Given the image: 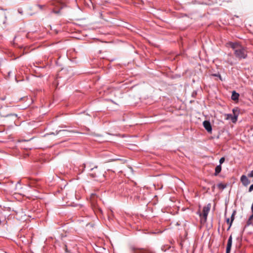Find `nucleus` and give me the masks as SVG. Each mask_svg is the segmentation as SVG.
Segmentation results:
<instances>
[{"mask_svg": "<svg viewBox=\"0 0 253 253\" xmlns=\"http://www.w3.org/2000/svg\"><path fill=\"white\" fill-rule=\"evenodd\" d=\"M226 222L228 224H229L230 225V219L229 218H227Z\"/></svg>", "mask_w": 253, "mask_h": 253, "instance_id": "nucleus-21", "label": "nucleus"}, {"mask_svg": "<svg viewBox=\"0 0 253 253\" xmlns=\"http://www.w3.org/2000/svg\"><path fill=\"white\" fill-rule=\"evenodd\" d=\"M225 161V158L224 157H222L219 160V165H221L222 163H224V162Z\"/></svg>", "mask_w": 253, "mask_h": 253, "instance_id": "nucleus-16", "label": "nucleus"}, {"mask_svg": "<svg viewBox=\"0 0 253 253\" xmlns=\"http://www.w3.org/2000/svg\"><path fill=\"white\" fill-rule=\"evenodd\" d=\"M32 253H34V252H32Z\"/></svg>", "mask_w": 253, "mask_h": 253, "instance_id": "nucleus-29", "label": "nucleus"}, {"mask_svg": "<svg viewBox=\"0 0 253 253\" xmlns=\"http://www.w3.org/2000/svg\"><path fill=\"white\" fill-rule=\"evenodd\" d=\"M213 76H216V77H218L220 78V79L221 80V76L219 74H213Z\"/></svg>", "mask_w": 253, "mask_h": 253, "instance_id": "nucleus-20", "label": "nucleus"}, {"mask_svg": "<svg viewBox=\"0 0 253 253\" xmlns=\"http://www.w3.org/2000/svg\"><path fill=\"white\" fill-rule=\"evenodd\" d=\"M23 141H24V142H27V141H27V140H23Z\"/></svg>", "mask_w": 253, "mask_h": 253, "instance_id": "nucleus-28", "label": "nucleus"}, {"mask_svg": "<svg viewBox=\"0 0 253 253\" xmlns=\"http://www.w3.org/2000/svg\"><path fill=\"white\" fill-rule=\"evenodd\" d=\"M217 187H218V188L221 189H223L225 188V186L224 184H223L222 183L218 184Z\"/></svg>", "mask_w": 253, "mask_h": 253, "instance_id": "nucleus-15", "label": "nucleus"}, {"mask_svg": "<svg viewBox=\"0 0 253 253\" xmlns=\"http://www.w3.org/2000/svg\"><path fill=\"white\" fill-rule=\"evenodd\" d=\"M24 148L26 149H31L32 148H30V147H25Z\"/></svg>", "mask_w": 253, "mask_h": 253, "instance_id": "nucleus-24", "label": "nucleus"}, {"mask_svg": "<svg viewBox=\"0 0 253 253\" xmlns=\"http://www.w3.org/2000/svg\"><path fill=\"white\" fill-rule=\"evenodd\" d=\"M239 96V94L238 93L236 92L235 91H233L232 92L231 98L233 100H234V101L237 100L238 99Z\"/></svg>", "mask_w": 253, "mask_h": 253, "instance_id": "nucleus-11", "label": "nucleus"}, {"mask_svg": "<svg viewBox=\"0 0 253 253\" xmlns=\"http://www.w3.org/2000/svg\"><path fill=\"white\" fill-rule=\"evenodd\" d=\"M229 44L233 49L235 56L239 59H245L247 56V52L246 49L237 42H229Z\"/></svg>", "mask_w": 253, "mask_h": 253, "instance_id": "nucleus-1", "label": "nucleus"}, {"mask_svg": "<svg viewBox=\"0 0 253 253\" xmlns=\"http://www.w3.org/2000/svg\"><path fill=\"white\" fill-rule=\"evenodd\" d=\"M236 211H234L231 215L230 222V226H229V227L227 229L228 230H229V229L230 228V227L232 225V222H233V220H234V216H235V215L236 214Z\"/></svg>", "mask_w": 253, "mask_h": 253, "instance_id": "nucleus-13", "label": "nucleus"}, {"mask_svg": "<svg viewBox=\"0 0 253 253\" xmlns=\"http://www.w3.org/2000/svg\"><path fill=\"white\" fill-rule=\"evenodd\" d=\"M56 7H60V9L64 7L66 4L63 0H55L53 3Z\"/></svg>", "mask_w": 253, "mask_h": 253, "instance_id": "nucleus-4", "label": "nucleus"}, {"mask_svg": "<svg viewBox=\"0 0 253 253\" xmlns=\"http://www.w3.org/2000/svg\"><path fill=\"white\" fill-rule=\"evenodd\" d=\"M232 111H233V113L234 114V115L233 116L232 114H227V119H231L233 123H235L237 121L238 115H235V110L234 109H233Z\"/></svg>", "mask_w": 253, "mask_h": 253, "instance_id": "nucleus-8", "label": "nucleus"}, {"mask_svg": "<svg viewBox=\"0 0 253 253\" xmlns=\"http://www.w3.org/2000/svg\"><path fill=\"white\" fill-rule=\"evenodd\" d=\"M132 251L133 253H154L152 251L150 250H146L144 249H135L134 248H132Z\"/></svg>", "mask_w": 253, "mask_h": 253, "instance_id": "nucleus-5", "label": "nucleus"}, {"mask_svg": "<svg viewBox=\"0 0 253 253\" xmlns=\"http://www.w3.org/2000/svg\"><path fill=\"white\" fill-rule=\"evenodd\" d=\"M221 170V166L219 165L217 166L215 169L214 175L217 176Z\"/></svg>", "mask_w": 253, "mask_h": 253, "instance_id": "nucleus-12", "label": "nucleus"}, {"mask_svg": "<svg viewBox=\"0 0 253 253\" xmlns=\"http://www.w3.org/2000/svg\"><path fill=\"white\" fill-rule=\"evenodd\" d=\"M248 176L250 177H253V170L249 174Z\"/></svg>", "mask_w": 253, "mask_h": 253, "instance_id": "nucleus-19", "label": "nucleus"}, {"mask_svg": "<svg viewBox=\"0 0 253 253\" xmlns=\"http://www.w3.org/2000/svg\"><path fill=\"white\" fill-rule=\"evenodd\" d=\"M18 11H19V12L20 13H22V12H21V11H20L19 10H18Z\"/></svg>", "mask_w": 253, "mask_h": 253, "instance_id": "nucleus-27", "label": "nucleus"}, {"mask_svg": "<svg viewBox=\"0 0 253 253\" xmlns=\"http://www.w3.org/2000/svg\"><path fill=\"white\" fill-rule=\"evenodd\" d=\"M90 203L94 212H96L98 211L102 212L101 209L98 206L97 197L95 194H92L91 195Z\"/></svg>", "mask_w": 253, "mask_h": 253, "instance_id": "nucleus-2", "label": "nucleus"}, {"mask_svg": "<svg viewBox=\"0 0 253 253\" xmlns=\"http://www.w3.org/2000/svg\"><path fill=\"white\" fill-rule=\"evenodd\" d=\"M203 126L207 130L208 132H211L212 130V127L211 125V123L208 121H205L203 122Z\"/></svg>", "mask_w": 253, "mask_h": 253, "instance_id": "nucleus-7", "label": "nucleus"}, {"mask_svg": "<svg viewBox=\"0 0 253 253\" xmlns=\"http://www.w3.org/2000/svg\"><path fill=\"white\" fill-rule=\"evenodd\" d=\"M97 167H95L93 168H91L90 169V172H89V175L93 178L97 177L98 176V172H96L94 171L95 169H97Z\"/></svg>", "mask_w": 253, "mask_h": 253, "instance_id": "nucleus-10", "label": "nucleus"}, {"mask_svg": "<svg viewBox=\"0 0 253 253\" xmlns=\"http://www.w3.org/2000/svg\"><path fill=\"white\" fill-rule=\"evenodd\" d=\"M211 205L209 204L207 207H204L203 210V217L205 221H206L207 216L210 210Z\"/></svg>", "mask_w": 253, "mask_h": 253, "instance_id": "nucleus-3", "label": "nucleus"}, {"mask_svg": "<svg viewBox=\"0 0 253 253\" xmlns=\"http://www.w3.org/2000/svg\"><path fill=\"white\" fill-rule=\"evenodd\" d=\"M53 12H54L55 13H59V10H58V11L53 10Z\"/></svg>", "mask_w": 253, "mask_h": 253, "instance_id": "nucleus-23", "label": "nucleus"}, {"mask_svg": "<svg viewBox=\"0 0 253 253\" xmlns=\"http://www.w3.org/2000/svg\"><path fill=\"white\" fill-rule=\"evenodd\" d=\"M15 116V117H17V114H8L6 116H5V117H8V116Z\"/></svg>", "mask_w": 253, "mask_h": 253, "instance_id": "nucleus-17", "label": "nucleus"}, {"mask_svg": "<svg viewBox=\"0 0 253 253\" xmlns=\"http://www.w3.org/2000/svg\"><path fill=\"white\" fill-rule=\"evenodd\" d=\"M241 181L243 184L245 186H247L250 183V181L249 180L248 177L245 175H243L241 177Z\"/></svg>", "mask_w": 253, "mask_h": 253, "instance_id": "nucleus-9", "label": "nucleus"}, {"mask_svg": "<svg viewBox=\"0 0 253 253\" xmlns=\"http://www.w3.org/2000/svg\"><path fill=\"white\" fill-rule=\"evenodd\" d=\"M232 236L231 235L227 242V247H226V253H230L231 247H232Z\"/></svg>", "mask_w": 253, "mask_h": 253, "instance_id": "nucleus-6", "label": "nucleus"}, {"mask_svg": "<svg viewBox=\"0 0 253 253\" xmlns=\"http://www.w3.org/2000/svg\"><path fill=\"white\" fill-rule=\"evenodd\" d=\"M253 220V213H252V214L249 217V218L247 222V226L250 225L252 223V221Z\"/></svg>", "mask_w": 253, "mask_h": 253, "instance_id": "nucleus-14", "label": "nucleus"}, {"mask_svg": "<svg viewBox=\"0 0 253 253\" xmlns=\"http://www.w3.org/2000/svg\"><path fill=\"white\" fill-rule=\"evenodd\" d=\"M214 188H215V185H214L212 186V189L213 190L214 189Z\"/></svg>", "mask_w": 253, "mask_h": 253, "instance_id": "nucleus-25", "label": "nucleus"}, {"mask_svg": "<svg viewBox=\"0 0 253 253\" xmlns=\"http://www.w3.org/2000/svg\"><path fill=\"white\" fill-rule=\"evenodd\" d=\"M10 73H11V72H8V76H10Z\"/></svg>", "mask_w": 253, "mask_h": 253, "instance_id": "nucleus-26", "label": "nucleus"}, {"mask_svg": "<svg viewBox=\"0 0 253 253\" xmlns=\"http://www.w3.org/2000/svg\"><path fill=\"white\" fill-rule=\"evenodd\" d=\"M37 6L39 7L40 9H42V5H37Z\"/></svg>", "mask_w": 253, "mask_h": 253, "instance_id": "nucleus-22", "label": "nucleus"}, {"mask_svg": "<svg viewBox=\"0 0 253 253\" xmlns=\"http://www.w3.org/2000/svg\"><path fill=\"white\" fill-rule=\"evenodd\" d=\"M253 190V184H252V185L250 186V188H249V191L250 192H251V191H252Z\"/></svg>", "mask_w": 253, "mask_h": 253, "instance_id": "nucleus-18", "label": "nucleus"}]
</instances>
